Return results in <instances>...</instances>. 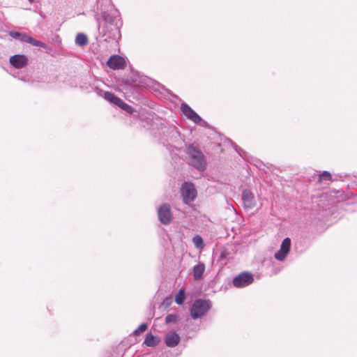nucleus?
Wrapping results in <instances>:
<instances>
[{
  "instance_id": "nucleus-1",
  "label": "nucleus",
  "mask_w": 357,
  "mask_h": 357,
  "mask_svg": "<svg viewBox=\"0 0 357 357\" xmlns=\"http://www.w3.org/2000/svg\"><path fill=\"white\" fill-rule=\"evenodd\" d=\"M98 4V12L96 15V19L97 23L98 24V29H100V22L98 10H100V14L101 15L102 19L107 24L106 31L102 30L105 36H107V32L109 31V27H110L111 32L108 33V37L112 38L114 40H116L120 38L121 33L119 27L117 24H114V17L113 15L108 13V11L110 10L113 7V4L112 3V0H97Z\"/></svg>"
},
{
  "instance_id": "nucleus-2",
  "label": "nucleus",
  "mask_w": 357,
  "mask_h": 357,
  "mask_svg": "<svg viewBox=\"0 0 357 357\" xmlns=\"http://www.w3.org/2000/svg\"><path fill=\"white\" fill-rule=\"evenodd\" d=\"M190 165L199 171L206 168V160L203 153L194 144H190L186 151Z\"/></svg>"
},
{
  "instance_id": "nucleus-3",
  "label": "nucleus",
  "mask_w": 357,
  "mask_h": 357,
  "mask_svg": "<svg viewBox=\"0 0 357 357\" xmlns=\"http://www.w3.org/2000/svg\"><path fill=\"white\" fill-rule=\"evenodd\" d=\"M211 307L209 300L197 299L192 304L190 314L191 317L196 319L205 315Z\"/></svg>"
},
{
  "instance_id": "nucleus-4",
  "label": "nucleus",
  "mask_w": 357,
  "mask_h": 357,
  "mask_svg": "<svg viewBox=\"0 0 357 357\" xmlns=\"http://www.w3.org/2000/svg\"><path fill=\"white\" fill-rule=\"evenodd\" d=\"M8 35L11 38H13L17 40H19L20 42L26 43L33 46L39 47L44 48V49H48V46L45 43H44L43 42H41L40 40H37L33 38L32 37L26 35V33L18 32V31H9Z\"/></svg>"
},
{
  "instance_id": "nucleus-5",
  "label": "nucleus",
  "mask_w": 357,
  "mask_h": 357,
  "mask_svg": "<svg viewBox=\"0 0 357 357\" xmlns=\"http://www.w3.org/2000/svg\"><path fill=\"white\" fill-rule=\"evenodd\" d=\"M181 195L185 204L194 201L197 195L194 185L192 183L185 182L181 188Z\"/></svg>"
},
{
  "instance_id": "nucleus-6",
  "label": "nucleus",
  "mask_w": 357,
  "mask_h": 357,
  "mask_svg": "<svg viewBox=\"0 0 357 357\" xmlns=\"http://www.w3.org/2000/svg\"><path fill=\"white\" fill-rule=\"evenodd\" d=\"M253 281V275L248 272H244L238 274L233 279V284L235 287L243 288L251 284Z\"/></svg>"
},
{
  "instance_id": "nucleus-7",
  "label": "nucleus",
  "mask_w": 357,
  "mask_h": 357,
  "mask_svg": "<svg viewBox=\"0 0 357 357\" xmlns=\"http://www.w3.org/2000/svg\"><path fill=\"white\" fill-rule=\"evenodd\" d=\"M158 219L163 225H169L172 220V213L170 206L167 204H163L158 209Z\"/></svg>"
},
{
  "instance_id": "nucleus-8",
  "label": "nucleus",
  "mask_w": 357,
  "mask_h": 357,
  "mask_svg": "<svg viewBox=\"0 0 357 357\" xmlns=\"http://www.w3.org/2000/svg\"><path fill=\"white\" fill-rule=\"evenodd\" d=\"M241 200L243 208L247 211L252 209L256 206L255 195L249 190H243Z\"/></svg>"
},
{
  "instance_id": "nucleus-9",
  "label": "nucleus",
  "mask_w": 357,
  "mask_h": 357,
  "mask_svg": "<svg viewBox=\"0 0 357 357\" xmlns=\"http://www.w3.org/2000/svg\"><path fill=\"white\" fill-rule=\"evenodd\" d=\"M291 248V239L288 237L285 238L281 245L280 250L274 255L275 258L280 261H282L287 257V255L290 251Z\"/></svg>"
},
{
  "instance_id": "nucleus-10",
  "label": "nucleus",
  "mask_w": 357,
  "mask_h": 357,
  "mask_svg": "<svg viewBox=\"0 0 357 357\" xmlns=\"http://www.w3.org/2000/svg\"><path fill=\"white\" fill-rule=\"evenodd\" d=\"M181 110L185 116L195 123L198 124L202 121V118L186 103L181 104Z\"/></svg>"
},
{
  "instance_id": "nucleus-11",
  "label": "nucleus",
  "mask_w": 357,
  "mask_h": 357,
  "mask_svg": "<svg viewBox=\"0 0 357 357\" xmlns=\"http://www.w3.org/2000/svg\"><path fill=\"white\" fill-rule=\"evenodd\" d=\"M107 65L113 70H119L125 67L126 61L119 55H112L108 59Z\"/></svg>"
},
{
  "instance_id": "nucleus-12",
  "label": "nucleus",
  "mask_w": 357,
  "mask_h": 357,
  "mask_svg": "<svg viewBox=\"0 0 357 357\" xmlns=\"http://www.w3.org/2000/svg\"><path fill=\"white\" fill-rule=\"evenodd\" d=\"M9 61L15 68H22L27 64L28 58L24 54H15L10 56Z\"/></svg>"
},
{
  "instance_id": "nucleus-13",
  "label": "nucleus",
  "mask_w": 357,
  "mask_h": 357,
  "mask_svg": "<svg viewBox=\"0 0 357 357\" xmlns=\"http://www.w3.org/2000/svg\"><path fill=\"white\" fill-rule=\"evenodd\" d=\"M181 337L175 331H171L166 334L164 341L168 347H175L180 342Z\"/></svg>"
},
{
  "instance_id": "nucleus-14",
  "label": "nucleus",
  "mask_w": 357,
  "mask_h": 357,
  "mask_svg": "<svg viewBox=\"0 0 357 357\" xmlns=\"http://www.w3.org/2000/svg\"><path fill=\"white\" fill-rule=\"evenodd\" d=\"M96 91L98 96H102L106 100L112 104L116 105L119 102V98L115 96L112 93L109 91H103L102 90L96 89Z\"/></svg>"
},
{
  "instance_id": "nucleus-15",
  "label": "nucleus",
  "mask_w": 357,
  "mask_h": 357,
  "mask_svg": "<svg viewBox=\"0 0 357 357\" xmlns=\"http://www.w3.org/2000/svg\"><path fill=\"white\" fill-rule=\"evenodd\" d=\"M159 342L160 339L157 336H155L151 333H147L144 341V344L146 345L147 347H153L157 346Z\"/></svg>"
},
{
  "instance_id": "nucleus-16",
  "label": "nucleus",
  "mask_w": 357,
  "mask_h": 357,
  "mask_svg": "<svg viewBox=\"0 0 357 357\" xmlns=\"http://www.w3.org/2000/svg\"><path fill=\"white\" fill-rule=\"evenodd\" d=\"M205 271V265L199 263L193 267V278L194 280H197L202 278V275Z\"/></svg>"
},
{
  "instance_id": "nucleus-17",
  "label": "nucleus",
  "mask_w": 357,
  "mask_h": 357,
  "mask_svg": "<svg viewBox=\"0 0 357 357\" xmlns=\"http://www.w3.org/2000/svg\"><path fill=\"white\" fill-rule=\"evenodd\" d=\"M75 43L76 45L84 47L88 43V38L87 36L82 33H79L77 35L75 38Z\"/></svg>"
},
{
  "instance_id": "nucleus-18",
  "label": "nucleus",
  "mask_w": 357,
  "mask_h": 357,
  "mask_svg": "<svg viewBox=\"0 0 357 357\" xmlns=\"http://www.w3.org/2000/svg\"><path fill=\"white\" fill-rule=\"evenodd\" d=\"M192 242L197 249H203L204 246V241L199 235H196L192 238Z\"/></svg>"
},
{
  "instance_id": "nucleus-19",
  "label": "nucleus",
  "mask_w": 357,
  "mask_h": 357,
  "mask_svg": "<svg viewBox=\"0 0 357 357\" xmlns=\"http://www.w3.org/2000/svg\"><path fill=\"white\" fill-rule=\"evenodd\" d=\"M115 105L119 107L121 109L126 111L128 113H132L133 112V108L124 102L121 99H119V102H118Z\"/></svg>"
},
{
  "instance_id": "nucleus-20",
  "label": "nucleus",
  "mask_w": 357,
  "mask_h": 357,
  "mask_svg": "<svg viewBox=\"0 0 357 357\" xmlns=\"http://www.w3.org/2000/svg\"><path fill=\"white\" fill-rule=\"evenodd\" d=\"M185 298V292L183 289H181L175 296V302L178 305H181L183 303Z\"/></svg>"
},
{
  "instance_id": "nucleus-21",
  "label": "nucleus",
  "mask_w": 357,
  "mask_h": 357,
  "mask_svg": "<svg viewBox=\"0 0 357 357\" xmlns=\"http://www.w3.org/2000/svg\"><path fill=\"white\" fill-rule=\"evenodd\" d=\"M178 320V316L174 314H167L165 317L166 324L176 323Z\"/></svg>"
},
{
  "instance_id": "nucleus-22",
  "label": "nucleus",
  "mask_w": 357,
  "mask_h": 357,
  "mask_svg": "<svg viewBox=\"0 0 357 357\" xmlns=\"http://www.w3.org/2000/svg\"><path fill=\"white\" fill-rule=\"evenodd\" d=\"M148 328V326L145 323H142L137 328H136L134 331H133V334L135 335H139V334H141L142 333L144 332Z\"/></svg>"
},
{
  "instance_id": "nucleus-23",
  "label": "nucleus",
  "mask_w": 357,
  "mask_h": 357,
  "mask_svg": "<svg viewBox=\"0 0 357 357\" xmlns=\"http://www.w3.org/2000/svg\"><path fill=\"white\" fill-rule=\"evenodd\" d=\"M331 175L329 172L325 171L320 176H319V181H321L322 180H331Z\"/></svg>"
},
{
  "instance_id": "nucleus-24",
  "label": "nucleus",
  "mask_w": 357,
  "mask_h": 357,
  "mask_svg": "<svg viewBox=\"0 0 357 357\" xmlns=\"http://www.w3.org/2000/svg\"><path fill=\"white\" fill-rule=\"evenodd\" d=\"M202 126H207V123L202 119V121L199 122Z\"/></svg>"
},
{
  "instance_id": "nucleus-25",
  "label": "nucleus",
  "mask_w": 357,
  "mask_h": 357,
  "mask_svg": "<svg viewBox=\"0 0 357 357\" xmlns=\"http://www.w3.org/2000/svg\"><path fill=\"white\" fill-rule=\"evenodd\" d=\"M236 151L238 152V153L239 155H241V153L240 151H238V150L237 149H236Z\"/></svg>"
},
{
  "instance_id": "nucleus-26",
  "label": "nucleus",
  "mask_w": 357,
  "mask_h": 357,
  "mask_svg": "<svg viewBox=\"0 0 357 357\" xmlns=\"http://www.w3.org/2000/svg\"><path fill=\"white\" fill-rule=\"evenodd\" d=\"M236 151L238 152V153L239 155H241V153L240 151H238V150L237 149H236Z\"/></svg>"
},
{
  "instance_id": "nucleus-27",
  "label": "nucleus",
  "mask_w": 357,
  "mask_h": 357,
  "mask_svg": "<svg viewBox=\"0 0 357 357\" xmlns=\"http://www.w3.org/2000/svg\"><path fill=\"white\" fill-rule=\"evenodd\" d=\"M236 151L238 152V153L239 155H241V153L240 151H238V150L237 149H236Z\"/></svg>"
},
{
  "instance_id": "nucleus-28",
  "label": "nucleus",
  "mask_w": 357,
  "mask_h": 357,
  "mask_svg": "<svg viewBox=\"0 0 357 357\" xmlns=\"http://www.w3.org/2000/svg\"><path fill=\"white\" fill-rule=\"evenodd\" d=\"M29 1L30 2H32V1H33V0H29Z\"/></svg>"
}]
</instances>
